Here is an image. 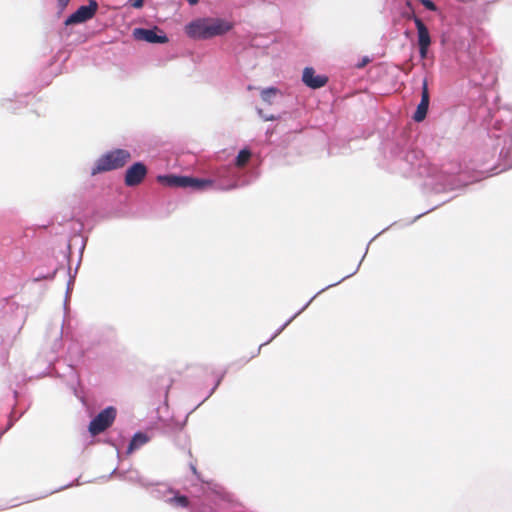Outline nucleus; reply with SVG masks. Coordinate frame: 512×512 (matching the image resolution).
<instances>
[{
  "label": "nucleus",
  "mask_w": 512,
  "mask_h": 512,
  "mask_svg": "<svg viewBox=\"0 0 512 512\" xmlns=\"http://www.w3.org/2000/svg\"><path fill=\"white\" fill-rule=\"evenodd\" d=\"M131 153L126 149H115L102 155L94 164L91 174L116 170L124 167L130 160Z\"/></svg>",
  "instance_id": "obj_1"
},
{
  "label": "nucleus",
  "mask_w": 512,
  "mask_h": 512,
  "mask_svg": "<svg viewBox=\"0 0 512 512\" xmlns=\"http://www.w3.org/2000/svg\"><path fill=\"white\" fill-rule=\"evenodd\" d=\"M213 182L209 179H199L190 176L166 175L162 176V185L169 187L191 188L203 190L211 187Z\"/></svg>",
  "instance_id": "obj_2"
},
{
  "label": "nucleus",
  "mask_w": 512,
  "mask_h": 512,
  "mask_svg": "<svg viewBox=\"0 0 512 512\" xmlns=\"http://www.w3.org/2000/svg\"><path fill=\"white\" fill-rule=\"evenodd\" d=\"M116 418V409L112 406L102 410L89 424L88 430L96 436L108 429Z\"/></svg>",
  "instance_id": "obj_3"
},
{
  "label": "nucleus",
  "mask_w": 512,
  "mask_h": 512,
  "mask_svg": "<svg viewBox=\"0 0 512 512\" xmlns=\"http://www.w3.org/2000/svg\"><path fill=\"white\" fill-rule=\"evenodd\" d=\"M98 9L96 0H89L88 5L80 6L66 20L65 25L83 23L94 17Z\"/></svg>",
  "instance_id": "obj_4"
},
{
  "label": "nucleus",
  "mask_w": 512,
  "mask_h": 512,
  "mask_svg": "<svg viewBox=\"0 0 512 512\" xmlns=\"http://www.w3.org/2000/svg\"><path fill=\"white\" fill-rule=\"evenodd\" d=\"M413 21L417 28V36H418V46L419 53L422 59H425L428 54V49L431 45V37L427 26L424 22L417 16H413Z\"/></svg>",
  "instance_id": "obj_5"
},
{
  "label": "nucleus",
  "mask_w": 512,
  "mask_h": 512,
  "mask_svg": "<svg viewBox=\"0 0 512 512\" xmlns=\"http://www.w3.org/2000/svg\"><path fill=\"white\" fill-rule=\"evenodd\" d=\"M147 174L144 164L137 162L130 166L125 173V185L133 187L139 185Z\"/></svg>",
  "instance_id": "obj_6"
},
{
  "label": "nucleus",
  "mask_w": 512,
  "mask_h": 512,
  "mask_svg": "<svg viewBox=\"0 0 512 512\" xmlns=\"http://www.w3.org/2000/svg\"><path fill=\"white\" fill-rule=\"evenodd\" d=\"M208 18L196 19L185 27L186 34L193 39H207Z\"/></svg>",
  "instance_id": "obj_7"
},
{
  "label": "nucleus",
  "mask_w": 512,
  "mask_h": 512,
  "mask_svg": "<svg viewBox=\"0 0 512 512\" xmlns=\"http://www.w3.org/2000/svg\"><path fill=\"white\" fill-rule=\"evenodd\" d=\"M233 28L232 23L220 18H208L207 39L223 35Z\"/></svg>",
  "instance_id": "obj_8"
},
{
  "label": "nucleus",
  "mask_w": 512,
  "mask_h": 512,
  "mask_svg": "<svg viewBox=\"0 0 512 512\" xmlns=\"http://www.w3.org/2000/svg\"><path fill=\"white\" fill-rule=\"evenodd\" d=\"M429 101H430V97H429L428 83H427V80L425 79L423 81V85H422L421 101L418 104L417 109L413 115V119L416 122H421L426 118V115L428 112V107H429Z\"/></svg>",
  "instance_id": "obj_9"
},
{
  "label": "nucleus",
  "mask_w": 512,
  "mask_h": 512,
  "mask_svg": "<svg viewBox=\"0 0 512 512\" xmlns=\"http://www.w3.org/2000/svg\"><path fill=\"white\" fill-rule=\"evenodd\" d=\"M302 80L310 88L318 89L326 85L328 78L324 75H316L315 70L307 67L303 71Z\"/></svg>",
  "instance_id": "obj_10"
},
{
  "label": "nucleus",
  "mask_w": 512,
  "mask_h": 512,
  "mask_svg": "<svg viewBox=\"0 0 512 512\" xmlns=\"http://www.w3.org/2000/svg\"><path fill=\"white\" fill-rule=\"evenodd\" d=\"M156 30L157 27L154 29L135 28L133 30V37L138 41L160 43V35L156 33Z\"/></svg>",
  "instance_id": "obj_11"
},
{
  "label": "nucleus",
  "mask_w": 512,
  "mask_h": 512,
  "mask_svg": "<svg viewBox=\"0 0 512 512\" xmlns=\"http://www.w3.org/2000/svg\"><path fill=\"white\" fill-rule=\"evenodd\" d=\"M148 442V437L143 433H136L129 443L127 453L130 454Z\"/></svg>",
  "instance_id": "obj_12"
},
{
  "label": "nucleus",
  "mask_w": 512,
  "mask_h": 512,
  "mask_svg": "<svg viewBox=\"0 0 512 512\" xmlns=\"http://www.w3.org/2000/svg\"><path fill=\"white\" fill-rule=\"evenodd\" d=\"M166 502L171 504L174 507H187L189 504V500L186 496L183 495H175L173 497L167 498Z\"/></svg>",
  "instance_id": "obj_13"
},
{
  "label": "nucleus",
  "mask_w": 512,
  "mask_h": 512,
  "mask_svg": "<svg viewBox=\"0 0 512 512\" xmlns=\"http://www.w3.org/2000/svg\"><path fill=\"white\" fill-rule=\"evenodd\" d=\"M250 158L251 152L247 149H243L237 155L235 164L237 167H244L248 163Z\"/></svg>",
  "instance_id": "obj_14"
},
{
  "label": "nucleus",
  "mask_w": 512,
  "mask_h": 512,
  "mask_svg": "<svg viewBox=\"0 0 512 512\" xmlns=\"http://www.w3.org/2000/svg\"><path fill=\"white\" fill-rule=\"evenodd\" d=\"M278 93V90L274 87H270L262 90L261 98L264 102L271 104L272 98Z\"/></svg>",
  "instance_id": "obj_15"
},
{
  "label": "nucleus",
  "mask_w": 512,
  "mask_h": 512,
  "mask_svg": "<svg viewBox=\"0 0 512 512\" xmlns=\"http://www.w3.org/2000/svg\"><path fill=\"white\" fill-rule=\"evenodd\" d=\"M421 4L430 11H436L437 7L431 0H420Z\"/></svg>",
  "instance_id": "obj_16"
},
{
  "label": "nucleus",
  "mask_w": 512,
  "mask_h": 512,
  "mask_svg": "<svg viewBox=\"0 0 512 512\" xmlns=\"http://www.w3.org/2000/svg\"><path fill=\"white\" fill-rule=\"evenodd\" d=\"M132 6L134 8H141L143 6V0H133Z\"/></svg>",
  "instance_id": "obj_17"
},
{
  "label": "nucleus",
  "mask_w": 512,
  "mask_h": 512,
  "mask_svg": "<svg viewBox=\"0 0 512 512\" xmlns=\"http://www.w3.org/2000/svg\"><path fill=\"white\" fill-rule=\"evenodd\" d=\"M70 0H58V4L60 7L64 8L68 5Z\"/></svg>",
  "instance_id": "obj_18"
},
{
  "label": "nucleus",
  "mask_w": 512,
  "mask_h": 512,
  "mask_svg": "<svg viewBox=\"0 0 512 512\" xmlns=\"http://www.w3.org/2000/svg\"><path fill=\"white\" fill-rule=\"evenodd\" d=\"M190 5H195L199 2V0H186Z\"/></svg>",
  "instance_id": "obj_19"
},
{
  "label": "nucleus",
  "mask_w": 512,
  "mask_h": 512,
  "mask_svg": "<svg viewBox=\"0 0 512 512\" xmlns=\"http://www.w3.org/2000/svg\"><path fill=\"white\" fill-rule=\"evenodd\" d=\"M167 41H168L167 36L162 34V44L167 42Z\"/></svg>",
  "instance_id": "obj_20"
},
{
  "label": "nucleus",
  "mask_w": 512,
  "mask_h": 512,
  "mask_svg": "<svg viewBox=\"0 0 512 512\" xmlns=\"http://www.w3.org/2000/svg\"><path fill=\"white\" fill-rule=\"evenodd\" d=\"M413 16H416V15L414 13H412V14L407 15L406 17H407V19H412L413 20Z\"/></svg>",
  "instance_id": "obj_21"
},
{
  "label": "nucleus",
  "mask_w": 512,
  "mask_h": 512,
  "mask_svg": "<svg viewBox=\"0 0 512 512\" xmlns=\"http://www.w3.org/2000/svg\"><path fill=\"white\" fill-rule=\"evenodd\" d=\"M223 378V375L217 380L216 386L220 384L221 379Z\"/></svg>",
  "instance_id": "obj_22"
},
{
  "label": "nucleus",
  "mask_w": 512,
  "mask_h": 512,
  "mask_svg": "<svg viewBox=\"0 0 512 512\" xmlns=\"http://www.w3.org/2000/svg\"><path fill=\"white\" fill-rule=\"evenodd\" d=\"M265 119H266V120H274V117H273V116H271V117H267V118H265Z\"/></svg>",
  "instance_id": "obj_23"
}]
</instances>
